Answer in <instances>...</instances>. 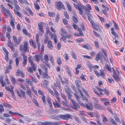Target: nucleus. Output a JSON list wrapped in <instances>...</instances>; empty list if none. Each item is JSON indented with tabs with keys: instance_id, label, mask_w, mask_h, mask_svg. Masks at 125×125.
Here are the masks:
<instances>
[{
	"instance_id": "obj_36",
	"label": "nucleus",
	"mask_w": 125,
	"mask_h": 125,
	"mask_svg": "<svg viewBox=\"0 0 125 125\" xmlns=\"http://www.w3.org/2000/svg\"><path fill=\"white\" fill-rule=\"evenodd\" d=\"M77 102L81 106H83L84 107H85V105H84L83 102L80 101L79 99L78 100H77Z\"/></svg>"
},
{
	"instance_id": "obj_30",
	"label": "nucleus",
	"mask_w": 125,
	"mask_h": 125,
	"mask_svg": "<svg viewBox=\"0 0 125 125\" xmlns=\"http://www.w3.org/2000/svg\"><path fill=\"white\" fill-rule=\"evenodd\" d=\"M95 106L96 109H102L103 107L101 105L98 104H96Z\"/></svg>"
},
{
	"instance_id": "obj_42",
	"label": "nucleus",
	"mask_w": 125,
	"mask_h": 125,
	"mask_svg": "<svg viewBox=\"0 0 125 125\" xmlns=\"http://www.w3.org/2000/svg\"><path fill=\"white\" fill-rule=\"evenodd\" d=\"M28 59L29 60V62L30 63L31 65H33L35 64L33 63V61L31 60V57H29V58Z\"/></svg>"
},
{
	"instance_id": "obj_2",
	"label": "nucleus",
	"mask_w": 125,
	"mask_h": 125,
	"mask_svg": "<svg viewBox=\"0 0 125 125\" xmlns=\"http://www.w3.org/2000/svg\"><path fill=\"white\" fill-rule=\"evenodd\" d=\"M19 90H16V93L18 96L20 98L26 99V97L25 92L21 89H19Z\"/></svg>"
},
{
	"instance_id": "obj_51",
	"label": "nucleus",
	"mask_w": 125,
	"mask_h": 125,
	"mask_svg": "<svg viewBox=\"0 0 125 125\" xmlns=\"http://www.w3.org/2000/svg\"><path fill=\"white\" fill-rule=\"evenodd\" d=\"M15 62L16 65L17 67H18V65L19 64V61L18 58L17 57H16V58Z\"/></svg>"
},
{
	"instance_id": "obj_64",
	"label": "nucleus",
	"mask_w": 125,
	"mask_h": 125,
	"mask_svg": "<svg viewBox=\"0 0 125 125\" xmlns=\"http://www.w3.org/2000/svg\"><path fill=\"white\" fill-rule=\"evenodd\" d=\"M112 34L115 37H118V35L114 31H111Z\"/></svg>"
},
{
	"instance_id": "obj_37",
	"label": "nucleus",
	"mask_w": 125,
	"mask_h": 125,
	"mask_svg": "<svg viewBox=\"0 0 125 125\" xmlns=\"http://www.w3.org/2000/svg\"><path fill=\"white\" fill-rule=\"evenodd\" d=\"M27 93L29 95V97L31 98H32V95L31 94V92L30 90L29 89H27L26 90Z\"/></svg>"
},
{
	"instance_id": "obj_46",
	"label": "nucleus",
	"mask_w": 125,
	"mask_h": 125,
	"mask_svg": "<svg viewBox=\"0 0 125 125\" xmlns=\"http://www.w3.org/2000/svg\"><path fill=\"white\" fill-rule=\"evenodd\" d=\"M66 71L69 75L70 76V77H71L72 76V74L71 73V70L69 69L68 68H67L66 69Z\"/></svg>"
},
{
	"instance_id": "obj_28",
	"label": "nucleus",
	"mask_w": 125,
	"mask_h": 125,
	"mask_svg": "<svg viewBox=\"0 0 125 125\" xmlns=\"http://www.w3.org/2000/svg\"><path fill=\"white\" fill-rule=\"evenodd\" d=\"M94 92L96 95H98V96L101 97H102V96L103 95V94L101 93H100L99 94V93H98V92H97V91H96L95 90H94Z\"/></svg>"
},
{
	"instance_id": "obj_26",
	"label": "nucleus",
	"mask_w": 125,
	"mask_h": 125,
	"mask_svg": "<svg viewBox=\"0 0 125 125\" xmlns=\"http://www.w3.org/2000/svg\"><path fill=\"white\" fill-rule=\"evenodd\" d=\"M11 80L13 84L15 85V83H16L18 84L19 83L18 82H16V80L13 77H12L11 78Z\"/></svg>"
},
{
	"instance_id": "obj_10",
	"label": "nucleus",
	"mask_w": 125,
	"mask_h": 125,
	"mask_svg": "<svg viewBox=\"0 0 125 125\" xmlns=\"http://www.w3.org/2000/svg\"><path fill=\"white\" fill-rule=\"evenodd\" d=\"M29 43H30V45H31L32 47L34 48H37V46L36 44L34 43V42L32 39H31L30 40Z\"/></svg>"
},
{
	"instance_id": "obj_52",
	"label": "nucleus",
	"mask_w": 125,
	"mask_h": 125,
	"mask_svg": "<svg viewBox=\"0 0 125 125\" xmlns=\"http://www.w3.org/2000/svg\"><path fill=\"white\" fill-rule=\"evenodd\" d=\"M1 7L2 11H3L4 12H5L7 10L4 7V6L3 5H1Z\"/></svg>"
},
{
	"instance_id": "obj_1",
	"label": "nucleus",
	"mask_w": 125,
	"mask_h": 125,
	"mask_svg": "<svg viewBox=\"0 0 125 125\" xmlns=\"http://www.w3.org/2000/svg\"><path fill=\"white\" fill-rule=\"evenodd\" d=\"M23 46L22 45L20 44L19 46V50L21 52L23 51L26 52L29 51L28 42H27L24 41L23 42Z\"/></svg>"
},
{
	"instance_id": "obj_7",
	"label": "nucleus",
	"mask_w": 125,
	"mask_h": 125,
	"mask_svg": "<svg viewBox=\"0 0 125 125\" xmlns=\"http://www.w3.org/2000/svg\"><path fill=\"white\" fill-rule=\"evenodd\" d=\"M50 36L51 38L52 39H53L55 43L56 44L57 42L56 36L54 34L51 33L50 34Z\"/></svg>"
},
{
	"instance_id": "obj_34",
	"label": "nucleus",
	"mask_w": 125,
	"mask_h": 125,
	"mask_svg": "<svg viewBox=\"0 0 125 125\" xmlns=\"http://www.w3.org/2000/svg\"><path fill=\"white\" fill-rule=\"evenodd\" d=\"M44 60L46 62H48L49 60L48 56L47 55H45L44 56Z\"/></svg>"
},
{
	"instance_id": "obj_62",
	"label": "nucleus",
	"mask_w": 125,
	"mask_h": 125,
	"mask_svg": "<svg viewBox=\"0 0 125 125\" xmlns=\"http://www.w3.org/2000/svg\"><path fill=\"white\" fill-rule=\"evenodd\" d=\"M81 118L82 119L83 121L86 123H87L88 122L87 121V120L83 116H82L81 117Z\"/></svg>"
},
{
	"instance_id": "obj_63",
	"label": "nucleus",
	"mask_w": 125,
	"mask_h": 125,
	"mask_svg": "<svg viewBox=\"0 0 125 125\" xmlns=\"http://www.w3.org/2000/svg\"><path fill=\"white\" fill-rule=\"evenodd\" d=\"M111 121L112 123L114 125H117V124L115 122V120L113 119H111Z\"/></svg>"
},
{
	"instance_id": "obj_29",
	"label": "nucleus",
	"mask_w": 125,
	"mask_h": 125,
	"mask_svg": "<svg viewBox=\"0 0 125 125\" xmlns=\"http://www.w3.org/2000/svg\"><path fill=\"white\" fill-rule=\"evenodd\" d=\"M93 32L94 35L95 36L97 37H98V38H99L101 40H102V37L100 36L99 34L96 32L94 31H93Z\"/></svg>"
},
{
	"instance_id": "obj_32",
	"label": "nucleus",
	"mask_w": 125,
	"mask_h": 125,
	"mask_svg": "<svg viewBox=\"0 0 125 125\" xmlns=\"http://www.w3.org/2000/svg\"><path fill=\"white\" fill-rule=\"evenodd\" d=\"M8 45L10 47L11 49H13V44L10 41H9Z\"/></svg>"
},
{
	"instance_id": "obj_55",
	"label": "nucleus",
	"mask_w": 125,
	"mask_h": 125,
	"mask_svg": "<svg viewBox=\"0 0 125 125\" xmlns=\"http://www.w3.org/2000/svg\"><path fill=\"white\" fill-rule=\"evenodd\" d=\"M94 73L98 77H99L100 76V74L97 71L96 69H94Z\"/></svg>"
},
{
	"instance_id": "obj_4",
	"label": "nucleus",
	"mask_w": 125,
	"mask_h": 125,
	"mask_svg": "<svg viewBox=\"0 0 125 125\" xmlns=\"http://www.w3.org/2000/svg\"><path fill=\"white\" fill-rule=\"evenodd\" d=\"M59 117L64 120H67L69 118L72 119V118L71 115L68 114L60 115H59Z\"/></svg>"
},
{
	"instance_id": "obj_53",
	"label": "nucleus",
	"mask_w": 125,
	"mask_h": 125,
	"mask_svg": "<svg viewBox=\"0 0 125 125\" xmlns=\"http://www.w3.org/2000/svg\"><path fill=\"white\" fill-rule=\"evenodd\" d=\"M74 119L78 123H81L78 117H74Z\"/></svg>"
},
{
	"instance_id": "obj_50",
	"label": "nucleus",
	"mask_w": 125,
	"mask_h": 125,
	"mask_svg": "<svg viewBox=\"0 0 125 125\" xmlns=\"http://www.w3.org/2000/svg\"><path fill=\"white\" fill-rule=\"evenodd\" d=\"M22 40V38L21 37H19L18 38V40H17V42L18 43H17V44H19L21 42Z\"/></svg>"
},
{
	"instance_id": "obj_23",
	"label": "nucleus",
	"mask_w": 125,
	"mask_h": 125,
	"mask_svg": "<svg viewBox=\"0 0 125 125\" xmlns=\"http://www.w3.org/2000/svg\"><path fill=\"white\" fill-rule=\"evenodd\" d=\"M57 62L58 64L60 65L62 63V61L61 58L59 57H58L56 59Z\"/></svg>"
},
{
	"instance_id": "obj_61",
	"label": "nucleus",
	"mask_w": 125,
	"mask_h": 125,
	"mask_svg": "<svg viewBox=\"0 0 125 125\" xmlns=\"http://www.w3.org/2000/svg\"><path fill=\"white\" fill-rule=\"evenodd\" d=\"M35 40L36 42H40L39 40V36L38 34H36L35 37Z\"/></svg>"
},
{
	"instance_id": "obj_13",
	"label": "nucleus",
	"mask_w": 125,
	"mask_h": 125,
	"mask_svg": "<svg viewBox=\"0 0 125 125\" xmlns=\"http://www.w3.org/2000/svg\"><path fill=\"white\" fill-rule=\"evenodd\" d=\"M48 47L49 49L51 50L53 48V46L51 41H49L48 42Z\"/></svg>"
},
{
	"instance_id": "obj_19",
	"label": "nucleus",
	"mask_w": 125,
	"mask_h": 125,
	"mask_svg": "<svg viewBox=\"0 0 125 125\" xmlns=\"http://www.w3.org/2000/svg\"><path fill=\"white\" fill-rule=\"evenodd\" d=\"M85 107H86L88 109L91 111L93 110V106L92 105H91L90 106L89 105L87 104H86Z\"/></svg>"
},
{
	"instance_id": "obj_44",
	"label": "nucleus",
	"mask_w": 125,
	"mask_h": 125,
	"mask_svg": "<svg viewBox=\"0 0 125 125\" xmlns=\"http://www.w3.org/2000/svg\"><path fill=\"white\" fill-rule=\"evenodd\" d=\"M83 47L88 50L91 49V48L88 46V45H83Z\"/></svg>"
},
{
	"instance_id": "obj_16",
	"label": "nucleus",
	"mask_w": 125,
	"mask_h": 125,
	"mask_svg": "<svg viewBox=\"0 0 125 125\" xmlns=\"http://www.w3.org/2000/svg\"><path fill=\"white\" fill-rule=\"evenodd\" d=\"M36 61L37 62L40 60L41 58V55L40 54H36L35 55Z\"/></svg>"
},
{
	"instance_id": "obj_3",
	"label": "nucleus",
	"mask_w": 125,
	"mask_h": 125,
	"mask_svg": "<svg viewBox=\"0 0 125 125\" xmlns=\"http://www.w3.org/2000/svg\"><path fill=\"white\" fill-rule=\"evenodd\" d=\"M56 7L57 9L59 10H61L62 9L64 10L65 9V7L61 1H57L55 2Z\"/></svg>"
},
{
	"instance_id": "obj_6",
	"label": "nucleus",
	"mask_w": 125,
	"mask_h": 125,
	"mask_svg": "<svg viewBox=\"0 0 125 125\" xmlns=\"http://www.w3.org/2000/svg\"><path fill=\"white\" fill-rule=\"evenodd\" d=\"M73 26L74 29L77 30V31L78 30L79 31L80 34L81 36H83V33L81 29L78 28L77 25H75V24H73Z\"/></svg>"
},
{
	"instance_id": "obj_35",
	"label": "nucleus",
	"mask_w": 125,
	"mask_h": 125,
	"mask_svg": "<svg viewBox=\"0 0 125 125\" xmlns=\"http://www.w3.org/2000/svg\"><path fill=\"white\" fill-rule=\"evenodd\" d=\"M73 21L75 23H77V20L76 18V15H75V16H73Z\"/></svg>"
},
{
	"instance_id": "obj_31",
	"label": "nucleus",
	"mask_w": 125,
	"mask_h": 125,
	"mask_svg": "<svg viewBox=\"0 0 125 125\" xmlns=\"http://www.w3.org/2000/svg\"><path fill=\"white\" fill-rule=\"evenodd\" d=\"M102 5L103 8L102 10L106 11H107L108 10L109 8L108 7H106L103 4H102Z\"/></svg>"
},
{
	"instance_id": "obj_27",
	"label": "nucleus",
	"mask_w": 125,
	"mask_h": 125,
	"mask_svg": "<svg viewBox=\"0 0 125 125\" xmlns=\"http://www.w3.org/2000/svg\"><path fill=\"white\" fill-rule=\"evenodd\" d=\"M73 58L74 59H76L77 58V55L75 53L73 52H72L71 53Z\"/></svg>"
},
{
	"instance_id": "obj_18",
	"label": "nucleus",
	"mask_w": 125,
	"mask_h": 125,
	"mask_svg": "<svg viewBox=\"0 0 125 125\" xmlns=\"http://www.w3.org/2000/svg\"><path fill=\"white\" fill-rule=\"evenodd\" d=\"M53 104L55 108H59L60 107V105L56 101H55V102H53Z\"/></svg>"
},
{
	"instance_id": "obj_17",
	"label": "nucleus",
	"mask_w": 125,
	"mask_h": 125,
	"mask_svg": "<svg viewBox=\"0 0 125 125\" xmlns=\"http://www.w3.org/2000/svg\"><path fill=\"white\" fill-rule=\"evenodd\" d=\"M14 10L15 13L17 14L19 17H22V14L21 13L18 11V10H15V9Z\"/></svg>"
},
{
	"instance_id": "obj_56",
	"label": "nucleus",
	"mask_w": 125,
	"mask_h": 125,
	"mask_svg": "<svg viewBox=\"0 0 125 125\" xmlns=\"http://www.w3.org/2000/svg\"><path fill=\"white\" fill-rule=\"evenodd\" d=\"M108 82L110 83H111L112 82H114V80L111 77H110L108 78Z\"/></svg>"
},
{
	"instance_id": "obj_24",
	"label": "nucleus",
	"mask_w": 125,
	"mask_h": 125,
	"mask_svg": "<svg viewBox=\"0 0 125 125\" xmlns=\"http://www.w3.org/2000/svg\"><path fill=\"white\" fill-rule=\"evenodd\" d=\"M101 56V54L99 53H97L95 56V60L97 61H99L100 60Z\"/></svg>"
},
{
	"instance_id": "obj_20",
	"label": "nucleus",
	"mask_w": 125,
	"mask_h": 125,
	"mask_svg": "<svg viewBox=\"0 0 125 125\" xmlns=\"http://www.w3.org/2000/svg\"><path fill=\"white\" fill-rule=\"evenodd\" d=\"M94 44L95 47L97 48H100L99 42L98 40L95 41H94Z\"/></svg>"
},
{
	"instance_id": "obj_5",
	"label": "nucleus",
	"mask_w": 125,
	"mask_h": 125,
	"mask_svg": "<svg viewBox=\"0 0 125 125\" xmlns=\"http://www.w3.org/2000/svg\"><path fill=\"white\" fill-rule=\"evenodd\" d=\"M71 101L72 104L75 109L78 110V108H79V106L75 101H74L72 99H71Z\"/></svg>"
},
{
	"instance_id": "obj_59",
	"label": "nucleus",
	"mask_w": 125,
	"mask_h": 125,
	"mask_svg": "<svg viewBox=\"0 0 125 125\" xmlns=\"http://www.w3.org/2000/svg\"><path fill=\"white\" fill-rule=\"evenodd\" d=\"M26 10L31 15H33V13L31 10L30 9L27 8Z\"/></svg>"
},
{
	"instance_id": "obj_48",
	"label": "nucleus",
	"mask_w": 125,
	"mask_h": 125,
	"mask_svg": "<svg viewBox=\"0 0 125 125\" xmlns=\"http://www.w3.org/2000/svg\"><path fill=\"white\" fill-rule=\"evenodd\" d=\"M13 40L17 44V43H18L17 42V39L16 36L15 35L13 36Z\"/></svg>"
},
{
	"instance_id": "obj_8",
	"label": "nucleus",
	"mask_w": 125,
	"mask_h": 125,
	"mask_svg": "<svg viewBox=\"0 0 125 125\" xmlns=\"http://www.w3.org/2000/svg\"><path fill=\"white\" fill-rule=\"evenodd\" d=\"M92 25L94 30L97 31L99 30L101 27L98 24H92Z\"/></svg>"
},
{
	"instance_id": "obj_12",
	"label": "nucleus",
	"mask_w": 125,
	"mask_h": 125,
	"mask_svg": "<svg viewBox=\"0 0 125 125\" xmlns=\"http://www.w3.org/2000/svg\"><path fill=\"white\" fill-rule=\"evenodd\" d=\"M61 35L62 36H65V34H66L67 33V31L65 29L63 28L61 29Z\"/></svg>"
},
{
	"instance_id": "obj_33",
	"label": "nucleus",
	"mask_w": 125,
	"mask_h": 125,
	"mask_svg": "<svg viewBox=\"0 0 125 125\" xmlns=\"http://www.w3.org/2000/svg\"><path fill=\"white\" fill-rule=\"evenodd\" d=\"M5 88H6V90H7L8 91H9L10 92H11L12 94L14 93V92L13 90H11V89L10 88L9 86H5Z\"/></svg>"
},
{
	"instance_id": "obj_41",
	"label": "nucleus",
	"mask_w": 125,
	"mask_h": 125,
	"mask_svg": "<svg viewBox=\"0 0 125 125\" xmlns=\"http://www.w3.org/2000/svg\"><path fill=\"white\" fill-rule=\"evenodd\" d=\"M48 13L49 16L52 17L55 16V13L53 12Z\"/></svg>"
},
{
	"instance_id": "obj_43",
	"label": "nucleus",
	"mask_w": 125,
	"mask_h": 125,
	"mask_svg": "<svg viewBox=\"0 0 125 125\" xmlns=\"http://www.w3.org/2000/svg\"><path fill=\"white\" fill-rule=\"evenodd\" d=\"M56 83L57 86L60 88L61 86V83L60 81L59 80H57L56 81Z\"/></svg>"
},
{
	"instance_id": "obj_45",
	"label": "nucleus",
	"mask_w": 125,
	"mask_h": 125,
	"mask_svg": "<svg viewBox=\"0 0 125 125\" xmlns=\"http://www.w3.org/2000/svg\"><path fill=\"white\" fill-rule=\"evenodd\" d=\"M63 56L64 57V59L66 61H67L69 59V57L67 53H65L64 55Z\"/></svg>"
},
{
	"instance_id": "obj_40",
	"label": "nucleus",
	"mask_w": 125,
	"mask_h": 125,
	"mask_svg": "<svg viewBox=\"0 0 125 125\" xmlns=\"http://www.w3.org/2000/svg\"><path fill=\"white\" fill-rule=\"evenodd\" d=\"M62 36V37L60 38V40H63V41L65 42H66V37L65 36Z\"/></svg>"
},
{
	"instance_id": "obj_47",
	"label": "nucleus",
	"mask_w": 125,
	"mask_h": 125,
	"mask_svg": "<svg viewBox=\"0 0 125 125\" xmlns=\"http://www.w3.org/2000/svg\"><path fill=\"white\" fill-rule=\"evenodd\" d=\"M22 72H20L19 69H18L17 70L16 72V75L17 76H19L20 75V74L22 73Z\"/></svg>"
},
{
	"instance_id": "obj_9",
	"label": "nucleus",
	"mask_w": 125,
	"mask_h": 125,
	"mask_svg": "<svg viewBox=\"0 0 125 125\" xmlns=\"http://www.w3.org/2000/svg\"><path fill=\"white\" fill-rule=\"evenodd\" d=\"M112 76L115 79V81L117 82L120 80L119 76L117 74H112Z\"/></svg>"
},
{
	"instance_id": "obj_39",
	"label": "nucleus",
	"mask_w": 125,
	"mask_h": 125,
	"mask_svg": "<svg viewBox=\"0 0 125 125\" xmlns=\"http://www.w3.org/2000/svg\"><path fill=\"white\" fill-rule=\"evenodd\" d=\"M64 13L65 17L67 19H69V17L68 13L66 11H65L64 12Z\"/></svg>"
},
{
	"instance_id": "obj_38",
	"label": "nucleus",
	"mask_w": 125,
	"mask_h": 125,
	"mask_svg": "<svg viewBox=\"0 0 125 125\" xmlns=\"http://www.w3.org/2000/svg\"><path fill=\"white\" fill-rule=\"evenodd\" d=\"M75 83L76 85L77 89L78 90H79V89H80V85L78 83V81L76 80L75 81Z\"/></svg>"
},
{
	"instance_id": "obj_58",
	"label": "nucleus",
	"mask_w": 125,
	"mask_h": 125,
	"mask_svg": "<svg viewBox=\"0 0 125 125\" xmlns=\"http://www.w3.org/2000/svg\"><path fill=\"white\" fill-rule=\"evenodd\" d=\"M4 109L3 106L1 105H0V113L3 112Z\"/></svg>"
},
{
	"instance_id": "obj_21",
	"label": "nucleus",
	"mask_w": 125,
	"mask_h": 125,
	"mask_svg": "<svg viewBox=\"0 0 125 125\" xmlns=\"http://www.w3.org/2000/svg\"><path fill=\"white\" fill-rule=\"evenodd\" d=\"M50 60L51 62L53 65H54V58L53 56H51L50 57Z\"/></svg>"
},
{
	"instance_id": "obj_25",
	"label": "nucleus",
	"mask_w": 125,
	"mask_h": 125,
	"mask_svg": "<svg viewBox=\"0 0 125 125\" xmlns=\"http://www.w3.org/2000/svg\"><path fill=\"white\" fill-rule=\"evenodd\" d=\"M65 4H66L67 7L69 10L70 11H72L71 7L70 5L69 2L67 1H65Z\"/></svg>"
},
{
	"instance_id": "obj_15",
	"label": "nucleus",
	"mask_w": 125,
	"mask_h": 125,
	"mask_svg": "<svg viewBox=\"0 0 125 125\" xmlns=\"http://www.w3.org/2000/svg\"><path fill=\"white\" fill-rule=\"evenodd\" d=\"M42 24H38V25L40 32L42 33H43V26L42 25Z\"/></svg>"
},
{
	"instance_id": "obj_22",
	"label": "nucleus",
	"mask_w": 125,
	"mask_h": 125,
	"mask_svg": "<svg viewBox=\"0 0 125 125\" xmlns=\"http://www.w3.org/2000/svg\"><path fill=\"white\" fill-rule=\"evenodd\" d=\"M87 67L90 69V71L91 72H92V66L90 62H87Z\"/></svg>"
},
{
	"instance_id": "obj_60",
	"label": "nucleus",
	"mask_w": 125,
	"mask_h": 125,
	"mask_svg": "<svg viewBox=\"0 0 125 125\" xmlns=\"http://www.w3.org/2000/svg\"><path fill=\"white\" fill-rule=\"evenodd\" d=\"M22 55L23 61H27V58L26 56L24 54H23Z\"/></svg>"
},
{
	"instance_id": "obj_54",
	"label": "nucleus",
	"mask_w": 125,
	"mask_h": 125,
	"mask_svg": "<svg viewBox=\"0 0 125 125\" xmlns=\"http://www.w3.org/2000/svg\"><path fill=\"white\" fill-rule=\"evenodd\" d=\"M19 83V84L20 86V87L22 89H23L24 90H25L26 89V88L24 86V85L22 84L21 83Z\"/></svg>"
},
{
	"instance_id": "obj_57",
	"label": "nucleus",
	"mask_w": 125,
	"mask_h": 125,
	"mask_svg": "<svg viewBox=\"0 0 125 125\" xmlns=\"http://www.w3.org/2000/svg\"><path fill=\"white\" fill-rule=\"evenodd\" d=\"M100 75H101L102 77H104V71L102 70H100Z\"/></svg>"
},
{
	"instance_id": "obj_14",
	"label": "nucleus",
	"mask_w": 125,
	"mask_h": 125,
	"mask_svg": "<svg viewBox=\"0 0 125 125\" xmlns=\"http://www.w3.org/2000/svg\"><path fill=\"white\" fill-rule=\"evenodd\" d=\"M48 71L47 69L46 68L45 69V72L43 74V77L45 78H47L49 77L48 74Z\"/></svg>"
},
{
	"instance_id": "obj_49",
	"label": "nucleus",
	"mask_w": 125,
	"mask_h": 125,
	"mask_svg": "<svg viewBox=\"0 0 125 125\" xmlns=\"http://www.w3.org/2000/svg\"><path fill=\"white\" fill-rule=\"evenodd\" d=\"M23 33L26 35H29V33L27 32L26 30L25 29H23L22 30Z\"/></svg>"
},
{
	"instance_id": "obj_11",
	"label": "nucleus",
	"mask_w": 125,
	"mask_h": 125,
	"mask_svg": "<svg viewBox=\"0 0 125 125\" xmlns=\"http://www.w3.org/2000/svg\"><path fill=\"white\" fill-rule=\"evenodd\" d=\"M4 13L7 15V16H9L10 18H12V17L11 14L9 10H7Z\"/></svg>"
}]
</instances>
